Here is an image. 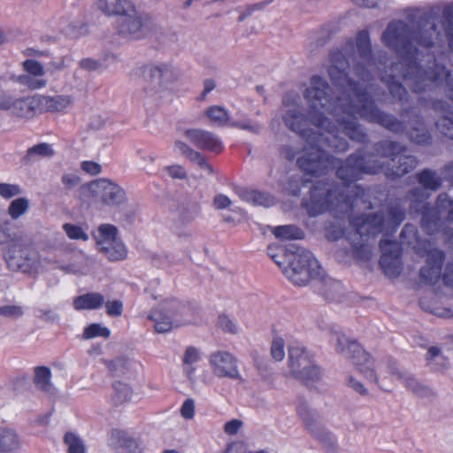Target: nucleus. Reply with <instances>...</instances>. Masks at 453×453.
Masks as SVG:
<instances>
[{"instance_id": "f257e3e1", "label": "nucleus", "mask_w": 453, "mask_h": 453, "mask_svg": "<svg viewBox=\"0 0 453 453\" xmlns=\"http://www.w3.org/2000/svg\"><path fill=\"white\" fill-rule=\"evenodd\" d=\"M350 61L353 63V72L359 80L364 82L372 80L369 68L373 58L368 30L358 31L355 42L353 39L348 40L344 51L339 49L332 50L328 68L333 84L351 92L359 106L349 96H334L328 82L319 75H312L311 86L303 92L309 105L307 115L298 107L288 110L282 117L286 127L311 146V151L296 160L298 167L306 174L321 177L335 167L338 158L325 150V147L337 153L349 150V142L338 135V128L355 142H369L365 128L356 119H348L340 117L342 114L352 117L358 113L365 121L378 124L394 134L405 131L403 121L380 110L367 89L349 77L347 70L350 68Z\"/></svg>"}, {"instance_id": "f03ea898", "label": "nucleus", "mask_w": 453, "mask_h": 453, "mask_svg": "<svg viewBox=\"0 0 453 453\" xmlns=\"http://www.w3.org/2000/svg\"><path fill=\"white\" fill-rule=\"evenodd\" d=\"M441 27L445 32L450 58L453 57V5L444 7L441 13ZM441 34L436 25L433 24L429 30L418 27L413 31L403 20L390 21L381 35L383 43L393 50L398 56V61L391 66V73L382 76L381 81L387 86L390 96L401 104L409 102V93L406 88L397 78L408 82L414 93L425 92L431 84H441L445 81L449 97L453 101V78L451 72L444 65L437 62L435 57L427 54L431 58L432 65L423 68L419 61L423 59V53L417 47L431 50L436 41L441 40ZM453 65V63H452Z\"/></svg>"}, {"instance_id": "7ed1b4c3", "label": "nucleus", "mask_w": 453, "mask_h": 453, "mask_svg": "<svg viewBox=\"0 0 453 453\" xmlns=\"http://www.w3.org/2000/svg\"><path fill=\"white\" fill-rule=\"evenodd\" d=\"M374 150L381 157L390 159L385 164L378 159H372L362 150L349 154L344 160L338 158L335 175L342 180L338 184L333 180L316 181L309 191V196L302 200V208L310 217H317L326 211L349 213L359 201L365 203V189L357 180L365 175H384L395 180L408 174L418 165V159L412 155H406L405 145L391 141L382 140L374 144Z\"/></svg>"}, {"instance_id": "20e7f679", "label": "nucleus", "mask_w": 453, "mask_h": 453, "mask_svg": "<svg viewBox=\"0 0 453 453\" xmlns=\"http://www.w3.org/2000/svg\"><path fill=\"white\" fill-rule=\"evenodd\" d=\"M405 210L399 204H388L386 211H379L369 214H361L349 219L352 232L345 234V230L334 225L326 229V238L337 241L345 237L352 249L357 261L366 262L372 258V251L366 243L367 238L380 234H394L405 219Z\"/></svg>"}, {"instance_id": "39448f33", "label": "nucleus", "mask_w": 453, "mask_h": 453, "mask_svg": "<svg viewBox=\"0 0 453 453\" xmlns=\"http://www.w3.org/2000/svg\"><path fill=\"white\" fill-rule=\"evenodd\" d=\"M267 254L295 285L304 286L311 280L322 277L319 261L311 251L299 246L271 244L267 247Z\"/></svg>"}, {"instance_id": "423d86ee", "label": "nucleus", "mask_w": 453, "mask_h": 453, "mask_svg": "<svg viewBox=\"0 0 453 453\" xmlns=\"http://www.w3.org/2000/svg\"><path fill=\"white\" fill-rule=\"evenodd\" d=\"M98 8L106 15H116L118 34L127 40H138L147 35L151 23L148 15L138 14L129 0H98Z\"/></svg>"}, {"instance_id": "0eeeda50", "label": "nucleus", "mask_w": 453, "mask_h": 453, "mask_svg": "<svg viewBox=\"0 0 453 453\" xmlns=\"http://www.w3.org/2000/svg\"><path fill=\"white\" fill-rule=\"evenodd\" d=\"M337 351L344 354L357 370L369 381L378 384L379 379L374 370V360L357 341L349 340L344 334L337 336Z\"/></svg>"}, {"instance_id": "6e6552de", "label": "nucleus", "mask_w": 453, "mask_h": 453, "mask_svg": "<svg viewBox=\"0 0 453 453\" xmlns=\"http://www.w3.org/2000/svg\"><path fill=\"white\" fill-rule=\"evenodd\" d=\"M446 254L437 248L431 249L426 253V265L419 270L421 281L429 286H434L441 279L447 287H453V260L446 264L443 273L442 265Z\"/></svg>"}, {"instance_id": "1a4fd4ad", "label": "nucleus", "mask_w": 453, "mask_h": 453, "mask_svg": "<svg viewBox=\"0 0 453 453\" xmlns=\"http://www.w3.org/2000/svg\"><path fill=\"white\" fill-rule=\"evenodd\" d=\"M288 363L291 375L301 380L305 386L311 387L320 379V369L314 365L312 357L307 349L300 346H289Z\"/></svg>"}, {"instance_id": "9d476101", "label": "nucleus", "mask_w": 453, "mask_h": 453, "mask_svg": "<svg viewBox=\"0 0 453 453\" xmlns=\"http://www.w3.org/2000/svg\"><path fill=\"white\" fill-rule=\"evenodd\" d=\"M5 260L9 266L32 274L37 273L41 265L39 252L30 243L14 242L5 254Z\"/></svg>"}, {"instance_id": "9b49d317", "label": "nucleus", "mask_w": 453, "mask_h": 453, "mask_svg": "<svg viewBox=\"0 0 453 453\" xmlns=\"http://www.w3.org/2000/svg\"><path fill=\"white\" fill-rule=\"evenodd\" d=\"M95 239L100 251L110 261H120L127 257V250L124 243L118 239V228L114 225H100Z\"/></svg>"}, {"instance_id": "f8f14e48", "label": "nucleus", "mask_w": 453, "mask_h": 453, "mask_svg": "<svg viewBox=\"0 0 453 453\" xmlns=\"http://www.w3.org/2000/svg\"><path fill=\"white\" fill-rule=\"evenodd\" d=\"M381 256L380 267L388 278H397L403 271V247L396 240L382 238L379 243Z\"/></svg>"}, {"instance_id": "ddd939ff", "label": "nucleus", "mask_w": 453, "mask_h": 453, "mask_svg": "<svg viewBox=\"0 0 453 453\" xmlns=\"http://www.w3.org/2000/svg\"><path fill=\"white\" fill-rule=\"evenodd\" d=\"M209 363L212 372L219 378L242 379L238 369V360L228 351L218 350L212 352L210 355Z\"/></svg>"}, {"instance_id": "4468645a", "label": "nucleus", "mask_w": 453, "mask_h": 453, "mask_svg": "<svg viewBox=\"0 0 453 453\" xmlns=\"http://www.w3.org/2000/svg\"><path fill=\"white\" fill-rule=\"evenodd\" d=\"M92 192L106 206H119L126 201L124 189L109 180L102 179L96 180L92 185Z\"/></svg>"}, {"instance_id": "2eb2a0df", "label": "nucleus", "mask_w": 453, "mask_h": 453, "mask_svg": "<svg viewBox=\"0 0 453 453\" xmlns=\"http://www.w3.org/2000/svg\"><path fill=\"white\" fill-rule=\"evenodd\" d=\"M186 138L196 148L219 154L224 150L221 140L213 133L199 128L187 129L184 133Z\"/></svg>"}, {"instance_id": "dca6fc26", "label": "nucleus", "mask_w": 453, "mask_h": 453, "mask_svg": "<svg viewBox=\"0 0 453 453\" xmlns=\"http://www.w3.org/2000/svg\"><path fill=\"white\" fill-rule=\"evenodd\" d=\"M142 74L146 81L153 84V88L157 85L166 88L168 83L176 80L173 69L165 64L156 66L144 65L142 68Z\"/></svg>"}, {"instance_id": "f3484780", "label": "nucleus", "mask_w": 453, "mask_h": 453, "mask_svg": "<svg viewBox=\"0 0 453 453\" xmlns=\"http://www.w3.org/2000/svg\"><path fill=\"white\" fill-rule=\"evenodd\" d=\"M297 412L301 418L303 420L307 429L311 432L313 437L325 444H328L334 448V440L332 434L326 431L323 426L317 424L311 413L307 409L304 403H300L297 407Z\"/></svg>"}, {"instance_id": "a211bd4d", "label": "nucleus", "mask_w": 453, "mask_h": 453, "mask_svg": "<svg viewBox=\"0 0 453 453\" xmlns=\"http://www.w3.org/2000/svg\"><path fill=\"white\" fill-rule=\"evenodd\" d=\"M432 108L435 111L444 113L436 122L437 130L445 137L453 140V110L449 104L443 100H434Z\"/></svg>"}, {"instance_id": "6ab92c4d", "label": "nucleus", "mask_w": 453, "mask_h": 453, "mask_svg": "<svg viewBox=\"0 0 453 453\" xmlns=\"http://www.w3.org/2000/svg\"><path fill=\"white\" fill-rule=\"evenodd\" d=\"M12 110L20 118H32L42 114L39 96L18 98L12 103Z\"/></svg>"}, {"instance_id": "aec40b11", "label": "nucleus", "mask_w": 453, "mask_h": 453, "mask_svg": "<svg viewBox=\"0 0 453 453\" xmlns=\"http://www.w3.org/2000/svg\"><path fill=\"white\" fill-rule=\"evenodd\" d=\"M421 214L420 225L424 232L428 235L437 234L442 225L440 212L429 203H425Z\"/></svg>"}, {"instance_id": "412c9836", "label": "nucleus", "mask_w": 453, "mask_h": 453, "mask_svg": "<svg viewBox=\"0 0 453 453\" xmlns=\"http://www.w3.org/2000/svg\"><path fill=\"white\" fill-rule=\"evenodd\" d=\"M148 319L154 323L155 331L157 333L169 332L175 322L176 326L184 325L176 319V312L167 314L163 309H154L150 311Z\"/></svg>"}, {"instance_id": "4be33fe9", "label": "nucleus", "mask_w": 453, "mask_h": 453, "mask_svg": "<svg viewBox=\"0 0 453 453\" xmlns=\"http://www.w3.org/2000/svg\"><path fill=\"white\" fill-rule=\"evenodd\" d=\"M236 193L242 201L251 203L253 205L271 207L275 203V199L273 196L257 189L243 188H239L236 191Z\"/></svg>"}, {"instance_id": "5701e85b", "label": "nucleus", "mask_w": 453, "mask_h": 453, "mask_svg": "<svg viewBox=\"0 0 453 453\" xmlns=\"http://www.w3.org/2000/svg\"><path fill=\"white\" fill-rule=\"evenodd\" d=\"M39 97L42 113L62 111L73 104L71 96H39Z\"/></svg>"}, {"instance_id": "b1692460", "label": "nucleus", "mask_w": 453, "mask_h": 453, "mask_svg": "<svg viewBox=\"0 0 453 453\" xmlns=\"http://www.w3.org/2000/svg\"><path fill=\"white\" fill-rule=\"evenodd\" d=\"M104 303V296L97 292H89L76 296L73 301V306L76 311L96 310Z\"/></svg>"}, {"instance_id": "393cba45", "label": "nucleus", "mask_w": 453, "mask_h": 453, "mask_svg": "<svg viewBox=\"0 0 453 453\" xmlns=\"http://www.w3.org/2000/svg\"><path fill=\"white\" fill-rule=\"evenodd\" d=\"M175 147L191 162L196 163L201 168L206 170L208 173H213V167L207 162L206 157L202 153L193 150L181 141H176Z\"/></svg>"}, {"instance_id": "a878e982", "label": "nucleus", "mask_w": 453, "mask_h": 453, "mask_svg": "<svg viewBox=\"0 0 453 453\" xmlns=\"http://www.w3.org/2000/svg\"><path fill=\"white\" fill-rule=\"evenodd\" d=\"M417 182L426 190L436 191L442 185L441 178L435 171L425 168L415 174Z\"/></svg>"}, {"instance_id": "bb28decb", "label": "nucleus", "mask_w": 453, "mask_h": 453, "mask_svg": "<svg viewBox=\"0 0 453 453\" xmlns=\"http://www.w3.org/2000/svg\"><path fill=\"white\" fill-rule=\"evenodd\" d=\"M111 440L117 447L126 449L127 453H142L137 441L128 436L125 431L112 429Z\"/></svg>"}, {"instance_id": "cd10ccee", "label": "nucleus", "mask_w": 453, "mask_h": 453, "mask_svg": "<svg viewBox=\"0 0 453 453\" xmlns=\"http://www.w3.org/2000/svg\"><path fill=\"white\" fill-rule=\"evenodd\" d=\"M408 138L411 142L418 145H429L432 143L433 140V137L429 130L426 127L423 120H418L417 125L409 130Z\"/></svg>"}, {"instance_id": "c85d7f7f", "label": "nucleus", "mask_w": 453, "mask_h": 453, "mask_svg": "<svg viewBox=\"0 0 453 453\" xmlns=\"http://www.w3.org/2000/svg\"><path fill=\"white\" fill-rule=\"evenodd\" d=\"M19 447L17 434L11 428L0 426V453H7Z\"/></svg>"}, {"instance_id": "c756f323", "label": "nucleus", "mask_w": 453, "mask_h": 453, "mask_svg": "<svg viewBox=\"0 0 453 453\" xmlns=\"http://www.w3.org/2000/svg\"><path fill=\"white\" fill-rule=\"evenodd\" d=\"M114 394L111 397L113 405L119 406L131 400L133 389L126 383L116 381L112 384Z\"/></svg>"}, {"instance_id": "7c9ffc66", "label": "nucleus", "mask_w": 453, "mask_h": 453, "mask_svg": "<svg viewBox=\"0 0 453 453\" xmlns=\"http://www.w3.org/2000/svg\"><path fill=\"white\" fill-rule=\"evenodd\" d=\"M34 383L40 390L49 392L51 388V371L49 367L42 365L34 369Z\"/></svg>"}, {"instance_id": "2f4dec72", "label": "nucleus", "mask_w": 453, "mask_h": 453, "mask_svg": "<svg viewBox=\"0 0 453 453\" xmlns=\"http://www.w3.org/2000/svg\"><path fill=\"white\" fill-rule=\"evenodd\" d=\"M204 115L212 125L217 127H225L229 120L228 112L223 107L218 105L208 107L204 111Z\"/></svg>"}, {"instance_id": "473e14b6", "label": "nucleus", "mask_w": 453, "mask_h": 453, "mask_svg": "<svg viewBox=\"0 0 453 453\" xmlns=\"http://www.w3.org/2000/svg\"><path fill=\"white\" fill-rule=\"evenodd\" d=\"M200 359V354L196 347L189 346L186 349L182 358L183 370L186 376L192 380L196 372V367L192 366L193 364L198 362Z\"/></svg>"}, {"instance_id": "72a5a7b5", "label": "nucleus", "mask_w": 453, "mask_h": 453, "mask_svg": "<svg viewBox=\"0 0 453 453\" xmlns=\"http://www.w3.org/2000/svg\"><path fill=\"white\" fill-rule=\"evenodd\" d=\"M54 154H55V151L51 148V145H50L47 142H41V143H38V144H35V145L30 147L27 150V154L23 157V162L28 163V162L35 159V157H50L54 156Z\"/></svg>"}, {"instance_id": "f704fd0d", "label": "nucleus", "mask_w": 453, "mask_h": 453, "mask_svg": "<svg viewBox=\"0 0 453 453\" xmlns=\"http://www.w3.org/2000/svg\"><path fill=\"white\" fill-rule=\"evenodd\" d=\"M273 234L284 240H302L304 237L303 231L294 225L278 226L273 229Z\"/></svg>"}, {"instance_id": "c9c22d12", "label": "nucleus", "mask_w": 453, "mask_h": 453, "mask_svg": "<svg viewBox=\"0 0 453 453\" xmlns=\"http://www.w3.org/2000/svg\"><path fill=\"white\" fill-rule=\"evenodd\" d=\"M64 443L67 446V453H85L86 447L83 441L74 433L66 432Z\"/></svg>"}, {"instance_id": "e433bc0d", "label": "nucleus", "mask_w": 453, "mask_h": 453, "mask_svg": "<svg viewBox=\"0 0 453 453\" xmlns=\"http://www.w3.org/2000/svg\"><path fill=\"white\" fill-rule=\"evenodd\" d=\"M111 335V331L109 328L103 326L98 323H92L86 326L83 330L82 337L84 339H93L96 337H103L109 338Z\"/></svg>"}, {"instance_id": "4c0bfd02", "label": "nucleus", "mask_w": 453, "mask_h": 453, "mask_svg": "<svg viewBox=\"0 0 453 453\" xmlns=\"http://www.w3.org/2000/svg\"><path fill=\"white\" fill-rule=\"evenodd\" d=\"M29 207V202L25 197L14 199L9 205L8 213L12 219H18Z\"/></svg>"}, {"instance_id": "58836bf2", "label": "nucleus", "mask_w": 453, "mask_h": 453, "mask_svg": "<svg viewBox=\"0 0 453 453\" xmlns=\"http://www.w3.org/2000/svg\"><path fill=\"white\" fill-rule=\"evenodd\" d=\"M406 198L411 201V208H415L418 204H421V211H423V206L426 202V197L422 189L419 188H414L410 189L406 194Z\"/></svg>"}, {"instance_id": "ea45409f", "label": "nucleus", "mask_w": 453, "mask_h": 453, "mask_svg": "<svg viewBox=\"0 0 453 453\" xmlns=\"http://www.w3.org/2000/svg\"><path fill=\"white\" fill-rule=\"evenodd\" d=\"M63 228L70 239L83 241H87L88 239V235L83 231L82 227L79 226L65 223L63 226Z\"/></svg>"}, {"instance_id": "a19ab883", "label": "nucleus", "mask_w": 453, "mask_h": 453, "mask_svg": "<svg viewBox=\"0 0 453 453\" xmlns=\"http://www.w3.org/2000/svg\"><path fill=\"white\" fill-rule=\"evenodd\" d=\"M284 340L280 337L273 339L271 346V355L276 361H281L285 357Z\"/></svg>"}, {"instance_id": "79ce46f5", "label": "nucleus", "mask_w": 453, "mask_h": 453, "mask_svg": "<svg viewBox=\"0 0 453 453\" xmlns=\"http://www.w3.org/2000/svg\"><path fill=\"white\" fill-rule=\"evenodd\" d=\"M22 65L24 70L34 76H43L45 73L42 65L35 59H27Z\"/></svg>"}, {"instance_id": "37998d69", "label": "nucleus", "mask_w": 453, "mask_h": 453, "mask_svg": "<svg viewBox=\"0 0 453 453\" xmlns=\"http://www.w3.org/2000/svg\"><path fill=\"white\" fill-rule=\"evenodd\" d=\"M436 203L441 209H449L448 219L453 222V199L448 194L441 193L437 196Z\"/></svg>"}, {"instance_id": "c03bdc74", "label": "nucleus", "mask_w": 453, "mask_h": 453, "mask_svg": "<svg viewBox=\"0 0 453 453\" xmlns=\"http://www.w3.org/2000/svg\"><path fill=\"white\" fill-rule=\"evenodd\" d=\"M21 193V188L17 184L0 183V196L4 199H10Z\"/></svg>"}, {"instance_id": "a18cd8bd", "label": "nucleus", "mask_w": 453, "mask_h": 453, "mask_svg": "<svg viewBox=\"0 0 453 453\" xmlns=\"http://www.w3.org/2000/svg\"><path fill=\"white\" fill-rule=\"evenodd\" d=\"M105 308L106 313L111 317H119L123 312V303L119 300L106 302Z\"/></svg>"}, {"instance_id": "49530a36", "label": "nucleus", "mask_w": 453, "mask_h": 453, "mask_svg": "<svg viewBox=\"0 0 453 453\" xmlns=\"http://www.w3.org/2000/svg\"><path fill=\"white\" fill-rule=\"evenodd\" d=\"M219 326L225 332L235 334L237 332L236 326L234 322L225 314L219 316Z\"/></svg>"}, {"instance_id": "de8ad7c7", "label": "nucleus", "mask_w": 453, "mask_h": 453, "mask_svg": "<svg viewBox=\"0 0 453 453\" xmlns=\"http://www.w3.org/2000/svg\"><path fill=\"white\" fill-rule=\"evenodd\" d=\"M22 315L23 310L20 306L4 305L0 307V316L18 318Z\"/></svg>"}, {"instance_id": "09e8293b", "label": "nucleus", "mask_w": 453, "mask_h": 453, "mask_svg": "<svg viewBox=\"0 0 453 453\" xmlns=\"http://www.w3.org/2000/svg\"><path fill=\"white\" fill-rule=\"evenodd\" d=\"M181 416L187 419H191L195 416V403L188 398L184 401L180 409Z\"/></svg>"}, {"instance_id": "8fccbe9b", "label": "nucleus", "mask_w": 453, "mask_h": 453, "mask_svg": "<svg viewBox=\"0 0 453 453\" xmlns=\"http://www.w3.org/2000/svg\"><path fill=\"white\" fill-rule=\"evenodd\" d=\"M166 171L173 179L183 180L187 178L185 169L180 165H169L166 167Z\"/></svg>"}, {"instance_id": "3c124183", "label": "nucleus", "mask_w": 453, "mask_h": 453, "mask_svg": "<svg viewBox=\"0 0 453 453\" xmlns=\"http://www.w3.org/2000/svg\"><path fill=\"white\" fill-rule=\"evenodd\" d=\"M82 171L91 174L97 175L102 172V166L94 161H83L81 163Z\"/></svg>"}, {"instance_id": "603ef678", "label": "nucleus", "mask_w": 453, "mask_h": 453, "mask_svg": "<svg viewBox=\"0 0 453 453\" xmlns=\"http://www.w3.org/2000/svg\"><path fill=\"white\" fill-rule=\"evenodd\" d=\"M232 203L231 199L223 194L215 196L213 199V205L217 210H223L229 207Z\"/></svg>"}, {"instance_id": "864d4df0", "label": "nucleus", "mask_w": 453, "mask_h": 453, "mask_svg": "<svg viewBox=\"0 0 453 453\" xmlns=\"http://www.w3.org/2000/svg\"><path fill=\"white\" fill-rule=\"evenodd\" d=\"M406 387L418 395H423L426 391V388L418 382L414 378H408L406 380Z\"/></svg>"}, {"instance_id": "5fc2aeb1", "label": "nucleus", "mask_w": 453, "mask_h": 453, "mask_svg": "<svg viewBox=\"0 0 453 453\" xmlns=\"http://www.w3.org/2000/svg\"><path fill=\"white\" fill-rule=\"evenodd\" d=\"M242 423L239 419H232L225 424L224 430L227 434H236Z\"/></svg>"}, {"instance_id": "6e6d98bb", "label": "nucleus", "mask_w": 453, "mask_h": 453, "mask_svg": "<svg viewBox=\"0 0 453 453\" xmlns=\"http://www.w3.org/2000/svg\"><path fill=\"white\" fill-rule=\"evenodd\" d=\"M348 385L361 395H365L368 393L365 386L352 376L349 377Z\"/></svg>"}, {"instance_id": "4d7b16f0", "label": "nucleus", "mask_w": 453, "mask_h": 453, "mask_svg": "<svg viewBox=\"0 0 453 453\" xmlns=\"http://www.w3.org/2000/svg\"><path fill=\"white\" fill-rule=\"evenodd\" d=\"M280 155L288 161H293L296 158V152L291 146H281Z\"/></svg>"}, {"instance_id": "13d9d810", "label": "nucleus", "mask_w": 453, "mask_h": 453, "mask_svg": "<svg viewBox=\"0 0 453 453\" xmlns=\"http://www.w3.org/2000/svg\"><path fill=\"white\" fill-rule=\"evenodd\" d=\"M99 65V63L92 58H83L80 61V67L88 71L96 70Z\"/></svg>"}, {"instance_id": "bf43d9fd", "label": "nucleus", "mask_w": 453, "mask_h": 453, "mask_svg": "<svg viewBox=\"0 0 453 453\" xmlns=\"http://www.w3.org/2000/svg\"><path fill=\"white\" fill-rule=\"evenodd\" d=\"M428 303L429 302L426 297H422L419 299V305L424 311H429L434 314H439L437 312L436 309L434 307L431 306Z\"/></svg>"}, {"instance_id": "052dcab7", "label": "nucleus", "mask_w": 453, "mask_h": 453, "mask_svg": "<svg viewBox=\"0 0 453 453\" xmlns=\"http://www.w3.org/2000/svg\"><path fill=\"white\" fill-rule=\"evenodd\" d=\"M126 365V361L123 360V359H117V360H114V361H111L110 362L109 365H108V368L109 370L112 372L111 376H116L117 374L114 373L115 371H116V368L117 367H124Z\"/></svg>"}, {"instance_id": "680f3d73", "label": "nucleus", "mask_w": 453, "mask_h": 453, "mask_svg": "<svg viewBox=\"0 0 453 453\" xmlns=\"http://www.w3.org/2000/svg\"><path fill=\"white\" fill-rule=\"evenodd\" d=\"M78 180H79V179L75 175L65 174L62 177V182L66 187H71V186L77 184Z\"/></svg>"}, {"instance_id": "e2e57ef3", "label": "nucleus", "mask_w": 453, "mask_h": 453, "mask_svg": "<svg viewBox=\"0 0 453 453\" xmlns=\"http://www.w3.org/2000/svg\"><path fill=\"white\" fill-rule=\"evenodd\" d=\"M441 353V350L438 347L436 346H432L428 349L427 350V353H426V360L427 362H430L432 361L434 357H436L437 356H439Z\"/></svg>"}, {"instance_id": "0e129e2a", "label": "nucleus", "mask_w": 453, "mask_h": 453, "mask_svg": "<svg viewBox=\"0 0 453 453\" xmlns=\"http://www.w3.org/2000/svg\"><path fill=\"white\" fill-rule=\"evenodd\" d=\"M356 5L365 7V8H373L376 6V0H351Z\"/></svg>"}, {"instance_id": "69168bd1", "label": "nucleus", "mask_w": 453, "mask_h": 453, "mask_svg": "<svg viewBox=\"0 0 453 453\" xmlns=\"http://www.w3.org/2000/svg\"><path fill=\"white\" fill-rule=\"evenodd\" d=\"M215 88V82L212 80H206L204 81V89L203 94L201 95V99H204L205 96L213 90Z\"/></svg>"}, {"instance_id": "338daca9", "label": "nucleus", "mask_w": 453, "mask_h": 453, "mask_svg": "<svg viewBox=\"0 0 453 453\" xmlns=\"http://www.w3.org/2000/svg\"><path fill=\"white\" fill-rule=\"evenodd\" d=\"M444 172L447 174L448 180L453 184V161L444 166Z\"/></svg>"}, {"instance_id": "774afa93", "label": "nucleus", "mask_w": 453, "mask_h": 453, "mask_svg": "<svg viewBox=\"0 0 453 453\" xmlns=\"http://www.w3.org/2000/svg\"><path fill=\"white\" fill-rule=\"evenodd\" d=\"M51 416V413H48L47 415L38 418L37 422L40 425L45 426L49 423L50 417Z\"/></svg>"}]
</instances>
